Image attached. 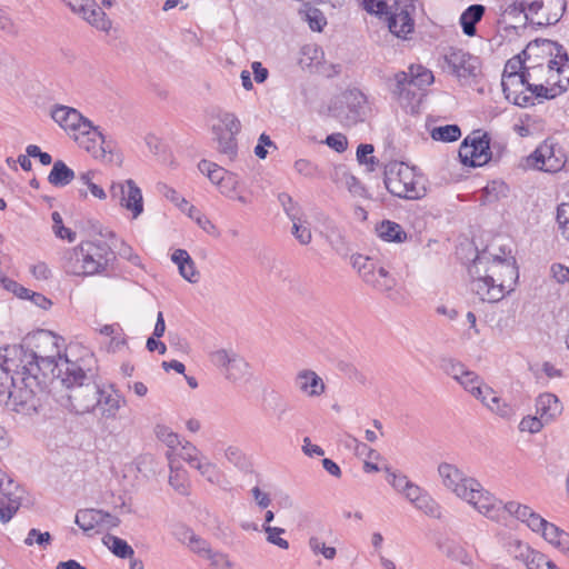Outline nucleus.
Masks as SVG:
<instances>
[{
  "mask_svg": "<svg viewBox=\"0 0 569 569\" xmlns=\"http://www.w3.org/2000/svg\"><path fill=\"white\" fill-rule=\"evenodd\" d=\"M92 359V355L88 359L81 358V371L62 383L69 390L68 400L77 415L91 412L99 403L100 386L93 380L91 369L86 367L87 361Z\"/></svg>",
  "mask_w": 569,
  "mask_h": 569,
  "instance_id": "obj_6",
  "label": "nucleus"
},
{
  "mask_svg": "<svg viewBox=\"0 0 569 569\" xmlns=\"http://www.w3.org/2000/svg\"><path fill=\"white\" fill-rule=\"evenodd\" d=\"M50 116L63 130L71 131L74 134L89 133L93 129L91 120L86 118L79 110L63 104H54Z\"/></svg>",
  "mask_w": 569,
  "mask_h": 569,
  "instance_id": "obj_15",
  "label": "nucleus"
},
{
  "mask_svg": "<svg viewBox=\"0 0 569 569\" xmlns=\"http://www.w3.org/2000/svg\"><path fill=\"white\" fill-rule=\"evenodd\" d=\"M103 542L108 546L114 556L121 559L131 558L134 553L132 547L126 540L117 536L107 535L103 538Z\"/></svg>",
  "mask_w": 569,
  "mask_h": 569,
  "instance_id": "obj_35",
  "label": "nucleus"
},
{
  "mask_svg": "<svg viewBox=\"0 0 569 569\" xmlns=\"http://www.w3.org/2000/svg\"><path fill=\"white\" fill-rule=\"evenodd\" d=\"M325 142L337 152H343L348 148L347 137L342 133H331L327 136Z\"/></svg>",
  "mask_w": 569,
  "mask_h": 569,
  "instance_id": "obj_62",
  "label": "nucleus"
},
{
  "mask_svg": "<svg viewBox=\"0 0 569 569\" xmlns=\"http://www.w3.org/2000/svg\"><path fill=\"white\" fill-rule=\"evenodd\" d=\"M110 196L113 200H118L127 210H130L133 218L142 213V193L132 179L126 180L124 183L113 182L110 187Z\"/></svg>",
  "mask_w": 569,
  "mask_h": 569,
  "instance_id": "obj_17",
  "label": "nucleus"
},
{
  "mask_svg": "<svg viewBox=\"0 0 569 569\" xmlns=\"http://www.w3.org/2000/svg\"><path fill=\"white\" fill-rule=\"evenodd\" d=\"M433 82L432 72L421 64H411L408 71H399L387 79L393 99L406 107L420 102L419 91Z\"/></svg>",
  "mask_w": 569,
  "mask_h": 569,
  "instance_id": "obj_5",
  "label": "nucleus"
},
{
  "mask_svg": "<svg viewBox=\"0 0 569 569\" xmlns=\"http://www.w3.org/2000/svg\"><path fill=\"white\" fill-rule=\"evenodd\" d=\"M385 471L388 473V482L399 492H403L411 481L402 473H396L390 467H385Z\"/></svg>",
  "mask_w": 569,
  "mask_h": 569,
  "instance_id": "obj_59",
  "label": "nucleus"
},
{
  "mask_svg": "<svg viewBox=\"0 0 569 569\" xmlns=\"http://www.w3.org/2000/svg\"><path fill=\"white\" fill-rule=\"evenodd\" d=\"M121 396L113 391V393L107 392L100 388L99 403L102 416L107 418L116 417L120 409Z\"/></svg>",
  "mask_w": 569,
  "mask_h": 569,
  "instance_id": "obj_32",
  "label": "nucleus"
},
{
  "mask_svg": "<svg viewBox=\"0 0 569 569\" xmlns=\"http://www.w3.org/2000/svg\"><path fill=\"white\" fill-rule=\"evenodd\" d=\"M306 18L312 31H321L327 23L322 12L316 8L308 7Z\"/></svg>",
  "mask_w": 569,
  "mask_h": 569,
  "instance_id": "obj_54",
  "label": "nucleus"
},
{
  "mask_svg": "<svg viewBox=\"0 0 569 569\" xmlns=\"http://www.w3.org/2000/svg\"><path fill=\"white\" fill-rule=\"evenodd\" d=\"M440 368L443 370L445 373L453 378L456 381H459L468 371V369L462 362L453 358H442L440 360Z\"/></svg>",
  "mask_w": 569,
  "mask_h": 569,
  "instance_id": "obj_42",
  "label": "nucleus"
},
{
  "mask_svg": "<svg viewBox=\"0 0 569 569\" xmlns=\"http://www.w3.org/2000/svg\"><path fill=\"white\" fill-rule=\"evenodd\" d=\"M76 523L84 532H90L102 526V510L100 509H81L76 515Z\"/></svg>",
  "mask_w": 569,
  "mask_h": 569,
  "instance_id": "obj_30",
  "label": "nucleus"
},
{
  "mask_svg": "<svg viewBox=\"0 0 569 569\" xmlns=\"http://www.w3.org/2000/svg\"><path fill=\"white\" fill-rule=\"evenodd\" d=\"M52 537L46 531L41 532L40 530L32 528L29 530L27 538L24 539V543L27 546H32L33 543L39 545L42 549H46L51 543Z\"/></svg>",
  "mask_w": 569,
  "mask_h": 569,
  "instance_id": "obj_51",
  "label": "nucleus"
},
{
  "mask_svg": "<svg viewBox=\"0 0 569 569\" xmlns=\"http://www.w3.org/2000/svg\"><path fill=\"white\" fill-rule=\"evenodd\" d=\"M461 387L468 392H470L475 398L485 402L488 398V395L493 393V389L487 385H483L482 379L471 370H468L463 377L458 381Z\"/></svg>",
  "mask_w": 569,
  "mask_h": 569,
  "instance_id": "obj_23",
  "label": "nucleus"
},
{
  "mask_svg": "<svg viewBox=\"0 0 569 569\" xmlns=\"http://www.w3.org/2000/svg\"><path fill=\"white\" fill-rule=\"evenodd\" d=\"M503 509L510 515L515 516L518 520L526 523L528 522V519H531V517L535 515V511L530 507L516 501L507 502L503 505Z\"/></svg>",
  "mask_w": 569,
  "mask_h": 569,
  "instance_id": "obj_46",
  "label": "nucleus"
},
{
  "mask_svg": "<svg viewBox=\"0 0 569 569\" xmlns=\"http://www.w3.org/2000/svg\"><path fill=\"white\" fill-rule=\"evenodd\" d=\"M366 283L380 292H388L396 286V279L383 267H379L378 272L372 274V282Z\"/></svg>",
  "mask_w": 569,
  "mask_h": 569,
  "instance_id": "obj_36",
  "label": "nucleus"
},
{
  "mask_svg": "<svg viewBox=\"0 0 569 569\" xmlns=\"http://www.w3.org/2000/svg\"><path fill=\"white\" fill-rule=\"evenodd\" d=\"M482 403L502 418H509L513 415L512 407L498 397L495 391L492 395H488V398Z\"/></svg>",
  "mask_w": 569,
  "mask_h": 569,
  "instance_id": "obj_39",
  "label": "nucleus"
},
{
  "mask_svg": "<svg viewBox=\"0 0 569 569\" xmlns=\"http://www.w3.org/2000/svg\"><path fill=\"white\" fill-rule=\"evenodd\" d=\"M475 492L470 496L462 497L470 505H472L480 513L495 519L498 517V512L503 508L502 502L497 500L489 491L485 490L479 483L478 488H475Z\"/></svg>",
  "mask_w": 569,
  "mask_h": 569,
  "instance_id": "obj_19",
  "label": "nucleus"
},
{
  "mask_svg": "<svg viewBox=\"0 0 569 569\" xmlns=\"http://www.w3.org/2000/svg\"><path fill=\"white\" fill-rule=\"evenodd\" d=\"M280 203L282 204L287 216L290 220L298 219V214L301 213L300 207L293 201L290 194L282 192L278 196Z\"/></svg>",
  "mask_w": 569,
  "mask_h": 569,
  "instance_id": "obj_56",
  "label": "nucleus"
},
{
  "mask_svg": "<svg viewBox=\"0 0 569 569\" xmlns=\"http://www.w3.org/2000/svg\"><path fill=\"white\" fill-rule=\"evenodd\" d=\"M21 356V347L6 346L0 349V402L12 405V410L22 413V407L16 399V391L21 388V383H12L13 376H20L19 357Z\"/></svg>",
  "mask_w": 569,
  "mask_h": 569,
  "instance_id": "obj_8",
  "label": "nucleus"
},
{
  "mask_svg": "<svg viewBox=\"0 0 569 569\" xmlns=\"http://www.w3.org/2000/svg\"><path fill=\"white\" fill-rule=\"evenodd\" d=\"M505 97L507 100L512 101L513 104L526 108L528 106L533 104L532 96H528L525 93V90L515 89V91H509V88H502Z\"/></svg>",
  "mask_w": 569,
  "mask_h": 569,
  "instance_id": "obj_48",
  "label": "nucleus"
},
{
  "mask_svg": "<svg viewBox=\"0 0 569 569\" xmlns=\"http://www.w3.org/2000/svg\"><path fill=\"white\" fill-rule=\"evenodd\" d=\"M114 261L116 253L107 242L82 241L68 253L64 269L67 273L88 277L103 273Z\"/></svg>",
  "mask_w": 569,
  "mask_h": 569,
  "instance_id": "obj_2",
  "label": "nucleus"
},
{
  "mask_svg": "<svg viewBox=\"0 0 569 569\" xmlns=\"http://www.w3.org/2000/svg\"><path fill=\"white\" fill-rule=\"evenodd\" d=\"M548 78L550 87L543 84H528L526 91L530 92L532 99H555L563 93L569 87V62L558 64Z\"/></svg>",
  "mask_w": 569,
  "mask_h": 569,
  "instance_id": "obj_13",
  "label": "nucleus"
},
{
  "mask_svg": "<svg viewBox=\"0 0 569 569\" xmlns=\"http://www.w3.org/2000/svg\"><path fill=\"white\" fill-rule=\"evenodd\" d=\"M551 139H546L536 150L527 158L531 168L545 171L557 172L565 164V156Z\"/></svg>",
  "mask_w": 569,
  "mask_h": 569,
  "instance_id": "obj_12",
  "label": "nucleus"
},
{
  "mask_svg": "<svg viewBox=\"0 0 569 569\" xmlns=\"http://www.w3.org/2000/svg\"><path fill=\"white\" fill-rule=\"evenodd\" d=\"M263 531L267 533V541L281 549H288L289 542L281 538L280 535L284 533V529L279 527H271L270 525L262 526Z\"/></svg>",
  "mask_w": 569,
  "mask_h": 569,
  "instance_id": "obj_49",
  "label": "nucleus"
},
{
  "mask_svg": "<svg viewBox=\"0 0 569 569\" xmlns=\"http://www.w3.org/2000/svg\"><path fill=\"white\" fill-rule=\"evenodd\" d=\"M76 178L74 171L62 160L53 162L52 169L48 176V181L54 187H66Z\"/></svg>",
  "mask_w": 569,
  "mask_h": 569,
  "instance_id": "obj_29",
  "label": "nucleus"
},
{
  "mask_svg": "<svg viewBox=\"0 0 569 569\" xmlns=\"http://www.w3.org/2000/svg\"><path fill=\"white\" fill-rule=\"evenodd\" d=\"M184 460L192 467V468H196L197 470H199V472L207 477L208 480H212V476H213V472H214V466L209 462V461H201L200 458H198V456H191L189 455V457H184Z\"/></svg>",
  "mask_w": 569,
  "mask_h": 569,
  "instance_id": "obj_53",
  "label": "nucleus"
},
{
  "mask_svg": "<svg viewBox=\"0 0 569 569\" xmlns=\"http://www.w3.org/2000/svg\"><path fill=\"white\" fill-rule=\"evenodd\" d=\"M468 272L470 276L486 273L490 283L502 286L503 296L513 290L519 278L515 257L507 258L491 254L487 250H476V256L468 268Z\"/></svg>",
  "mask_w": 569,
  "mask_h": 569,
  "instance_id": "obj_3",
  "label": "nucleus"
},
{
  "mask_svg": "<svg viewBox=\"0 0 569 569\" xmlns=\"http://www.w3.org/2000/svg\"><path fill=\"white\" fill-rule=\"evenodd\" d=\"M545 423H546L545 420L540 416L539 417L527 416V417L522 418V420L520 421L519 429H520V431H528L530 433H536L542 429Z\"/></svg>",
  "mask_w": 569,
  "mask_h": 569,
  "instance_id": "obj_58",
  "label": "nucleus"
},
{
  "mask_svg": "<svg viewBox=\"0 0 569 569\" xmlns=\"http://www.w3.org/2000/svg\"><path fill=\"white\" fill-rule=\"evenodd\" d=\"M507 186L502 181H491L488 182L487 186L482 189L481 202L482 203H492L497 201L500 196H506Z\"/></svg>",
  "mask_w": 569,
  "mask_h": 569,
  "instance_id": "obj_38",
  "label": "nucleus"
},
{
  "mask_svg": "<svg viewBox=\"0 0 569 569\" xmlns=\"http://www.w3.org/2000/svg\"><path fill=\"white\" fill-rule=\"evenodd\" d=\"M295 169L298 173L309 178L318 176L319 172L318 166L307 159L297 160L295 162Z\"/></svg>",
  "mask_w": 569,
  "mask_h": 569,
  "instance_id": "obj_63",
  "label": "nucleus"
},
{
  "mask_svg": "<svg viewBox=\"0 0 569 569\" xmlns=\"http://www.w3.org/2000/svg\"><path fill=\"white\" fill-rule=\"evenodd\" d=\"M0 286L20 299H27L30 292L28 288L3 274H0Z\"/></svg>",
  "mask_w": 569,
  "mask_h": 569,
  "instance_id": "obj_52",
  "label": "nucleus"
},
{
  "mask_svg": "<svg viewBox=\"0 0 569 569\" xmlns=\"http://www.w3.org/2000/svg\"><path fill=\"white\" fill-rule=\"evenodd\" d=\"M309 547L315 553H322L326 559H333L337 555L336 548L327 547L325 542H322L317 537H311L309 539Z\"/></svg>",
  "mask_w": 569,
  "mask_h": 569,
  "instance_id": "obj_57",
  "label": "nucleus"
},
{
  "mask_svg": "<svg viewBox=\"0 0 569 569\" xmlns=\"http://www.w3.org/2000/svg\"><path fill=\"white\" fill-rule=\"evenodd\" d=\"M226 379L237 382L239 380L249 378L251 376L250 365L244 360L243 357L236 353L231 358V362L226 371H223Z\"/></svg>",
  "mask_w": 569,
  "mask_h": 569,
  "instance_id": "obj_31",
  "label": "nucleus"
},
{
  "mask_svg": "<svg viewBox=\"0 0 569 569\" xmlns=\"http://www.w3.org/2000/svg\"><path fill=\"white\" fill-rule=\"evenodd\" d=\"M212 133L218 143L219 153L226 156L229 160H234L238 154L237 138L221 129V126H213Z\"/></svg>",
  "mask_w": 569,
  "mask_h": 569,
  "instance_id": "obj_25",
  "label": "nucleus"
},
{
  "mask_svg": "<svg viewBox=\"0 0 569 569\" xmlns=\"http://www.w3.org/2000/svg\"><path fill=\"white\" fill-rule=\"evenodd\" d=\"M94 171H87L80 173V176L78 177V182L80 183V186L77 188V193L80 199H86L88 196V191H90L93 197L100 200L107 198V193L103 190V188L94 182Z\"/></svg>",
  "mask_w": 569,
  "mask_h": 569,
  "instance_id": "obj_27",
  "label": "nucleus"
},
{
  "mask_svg": "<svg viewBox=\"0 0 569 569\" xmlns=\"http://www.w3.org/2000/svg\"><path fill=\"white\" fill-rule=\"evenodd\" d=\"M366 96L357 88L348 89L329 106V113L345 127H352L365 119Z\"/></svg>",
  "mask_w": 569,
  "mask_h": 569,
  "instance_id": "obj_9",
  "label": "nucleus"
},
{
  "mask_svg": "<svg viewBox=\"0 0 569 569\" xmlns=\"http://www.w3.org/2000/svg\"><path fill=\"white\" fill-rule=\"evenodd\" d=\"M74 140L78 141L79 146L90 152L94 158L101 157L100 140L93 136V132L89 133H76Z\"/></svg>",
  "mask_w": 569,
  "mask_h": 569,
  "instance_id": "obj_40",
  "label": "nucleus"
},
{
  "mask_svg": "<svg viewBox=\"0 0 569 569\" xmlns=\"http://www.w3.org/2000/svg\"><path fill=\"white\" fill-rule=\"evenodd\" d=\"M516 546L520 550L517 558H521L528 569H543V553L532 550L528 545H523L521 541H517Z\"/></svg>",
  "mask_w": 569,
  "mask_h": 569,
  "instance_id": "obj_33",
  "label": "nucleus"
},
{
  "mask_svg": "<svg viewBox=\"0 0 569 569\" xmlns=\"http://www.w3.org/2000/svg\"><path fill=\"white\" fill-rule=\"evenodd\" d=\"M62 2L92 27L102 31L110 30L111 20L96 0H62Z\"/></svg>",
  "mask_w": 569,
  "mask_h": 569,
  "instance_id": "obj_18",
  "label": "nucleus"
},
{
  "mask_svg": "<svg viewBox=\"0 0 569 569\" xmlns=\"http://www.w3.org/2000/svg\"><path fill=\"white\" fill-rule=\"evenodd\" d=\"M413 505L429 517H441L440 506L426 492Z\"/></svg>",
  "mask_w": 569,
  "mask_h": 569,
  "instance_id": "obj_43",
  "label": "nucleus"
},
{
  "mask_svg": "<svg viewBox=\"0 0 569 569\" xmlns=\"http://www.w3.org/2000/svg\"><path fill=\"white\" fill-rule=\"evenodd\" d=\"M521 69H525L523 61L520 59V57H512L510 58L505 66L503 73H502V80L501 86L502 88H506L510 84H516V82H520L521 80L518 79L519 73L521 72Z\"/></svg>",
  "mask_w": 569,
  "mask_h": 569,
  "instance_id": "obj_34",
  "label": "nucleus"
},
{
  "mask_svg": "<svg viewBox=\"0 0 569 569\" xmlns=\"http://www.w3.org/2000/svg\"><path fill=\"white\" fill-rule=\"evenodd\" d=\"M445 61L452 74L461 82L476 79L481 73L479 58L461 49L450 48L449 52L445 56Z\"/></svg>",
  "mask_w": 569,
  "mask_h": 569,
  "instance_id": "obj_11",
  "label": "nucleus"
},
{
  "mask_svg": "<svg viewBox=\"0 0 569 569\" xmlns=\"http://www.w3.org/2000/svg\"><path fill=\"white\" fill-rule=\"evenodd\" d=\"M486 8L482 4L469 6L460 16V26L468 37L477 33V23L482 19Z\"/></svg>",
  "mask_w": 569,
  "mask_h": 569,
  "instance_id": "obj_26",
  "label": "nucleus"
},
{
  "mask_svg": "<svg viewBox=\"0 0 569 569\" xmlns=\"http://www.w3.org/2000/svg\"><path fill=\"white\" fill-rule=\"evenodd\" d=\"M237 352L227 349H218L216 351L210 352V361L217 368L223 369L226 371L231 362V358L236 356Z\"/></svg>",
  "mask_w": 569,
  "mask_h": 569,
  "instance_id": "obj_47",
  "label": "nucleus"
},
{
  "mask_svg": "<svg viewBox=\"0 0 569 569\" xmlns=\"http://www.w3.org/2000/svg\"><path fill=\"white\" fill-rule=\"evenodd\" d=\"M416 0H362L363 9L371 14L386 16L388 28L398 38H406L415 28L412 18Z\"/></svg>",
  "mask_w": 569,
  "mask_h": 569,
  "instance_id": "obj_4",
  "label": "nucleus"
},
{
  "mask_svg": "<svg viewBox=\"0 0 569 569\" xmlns=\"http://www.w3.org/2000/svg\"><path fill=\"white\" fill-rule=\"evenodd\" d=\"M189 547L190 549L198 553L200 557H206L208 552L211 550L209 543L196 536L194 533H191L189 537Z\"/></svg>",
  "mask_w": 569,
  "mask_h": 569,
  "instance_id": "obj_64",
  "label": "nucleus"
},
{
  "mask_svg": "<svg viewBox=\"0 0 569 569\" xmlns=\"http://www.w3.org/2000/svg\"><path fill=\"white\" fill-rule=\"evenodd\" d=\"M59 339L51 331L38 330L27 335L19 345L20 376H13L12 383H21L14 397L24 415L38 412L49 393V383L59 381L62 386L70 376L81 371L80 360L72 361L67 353H60Z\"/></svg>",
  "mask_w": 569,
  "mask_h": 569,
  "instance_id": "obj_1",
  "label": "nucleus"
},
{
  "mask_svg": "<svg viewBox=\"0 0 569 569\" xmlns=\"http://www.w3.org/2000/svg\"><path fill=\"white\" fill-rule=\"evenodd\" d=\"M292 221V234L301 244H308L311 241V231L309 228L302 226L301 213L298 219Z\"/></svg>",
  "mask_w": 569,
  "mask_h": 569,
  "instance_id": "obj_55",
  "label": "nucleus"
},
{
  "mask_svg": "<svg viewBox=\"0 0 569 569\" xmlns=\"http://www.w3.org/2000/svg\"><path fill=\"white\" fill-rule=\"evenodd\" d=\"M159 191L170 201H172L176 206H178L181 210H184V207L188 206V201L182 198L174 189L167 184H159Z\"/></svg>",
  "mask_w": 569,
  "mask_h": 569,
  "instance_id": "obj_60",
  "label": "nucleus"
},
{
  "mask_svg": "<svg viewBox=\"0 0 569 569\" xmlns=\"http://www.w3.org/2000/svg\"><path fill=\"white\" fill-rule=\"evenodd\" d=\"M377 234L385 241L401 243L407 240L403 228L391 220H383L376 227Z\"/></svg>",
  "mask_w": 569,
  "mask_h": 569,
  "instance_id": "obj_28",
  "label": "nucleus"
},
{
  "mask_svg": "<svg viewBox=\"0 0 569 569\" xmlns=\"http://www.w3.org/2000/svg\"><path fill=\"white\" fill-rule=\"evenodd\" d=\"M295 385L308 397H319L326 391V385L313 370L303 369L296 375Z\"/></svg>",
  "mask_w": 569,
  "mask_h": 569,
  "instance_id": "obj_20",
  "label": "nucleus"
},
{
  "mask_svg": "<svg viewBox=\"0 0 569 569\" xmlns=\"http://www.w3.org/2000/svg\"><path fill=\"white\" fill-rule=\"evenodd\" d=\"M438 472L442 479L443 486L455 492L459 498L470 496L475 492V488L479 487L478 480L466 477L455 465L441 462L438 466Z\"/></svg>",
  "mask_w": 569,
  "mask_h": 569,
  "instance_id": "obj_14",
  "label": "nucleus"
},
{
  "mask_svg": "<svg viewBox=\"0 0 569 569\" xmlns=\"http://www.w3.org/2000/svg\"><path fill=\"white\" fill-rule=\"evenodd\" d=\"M566 7V0H545L539 20L531 19L530 23L537 27L556 24L562 18Z\"/></svg>",
  "mask_w": 569,
  "mask_h": 569,
  "instance_id": "obj_22",
  "label": "nucleus"
},
{
  "mask_svg": "<svg viewBox=\"0 0 569 569\" xmlns=\"http://www.w3.org/2000/svg\"><path fill=\"white\" fill-rule=\"evenodd\" d=\"M502 14L505 17L513 18V19H523V27H526L527 22H530L532 18H528V13L525 11V4L522 0H515L510 3H507L503 7Z\"/></svg>",
  "mask_w": 569,
  "mask_h": 569,
  "instance_id": "obj_45",
  "label": "nucleus"
},
{
  "mask_svg": "<svg viewBox=\"0 0 569 569\" xmlns=\"http://www.w3.org/2000/svg\"><path fill=\"white\" fill-rule=\"evenodd\" d=\"M218 119L221 123V129H226V132L229 134L237 137L241 131V122L234 113L227 111L220 112Z\"/></svg>",
  "mask_w": 569,
  "mask_h": 569,
  "instance_id": "obj_44",
  "label": "nucleus"
},
{
  "mask_svg": "<svg viewBox=\"0 0 569 569\" xmlns=\"http://www.w3.org/2000/svg\"><path fill=\"white\" fill-rule=\"evenodd\" d=\"M383 183L392 196L402 199L418 200L427 193L423 177L403 162L393 161L385 166Z\"/></svg>",
  "mask_w": 569,
  "mask_h": 569,
  "instance_id": "obj_7",
  "label": "nucleus"
},
{
  "mask_svg": "<svg viewBox=\"0 0 569 569\" xmlns=\"http://www.w3.org/2000/svg\"><path fill=\"white\" fill-rule=\"evenodd\" d=\"M561 403L558 397L553 393H542L536 400L537 413L545 420V422L551 421L561 412Z\"/></svg>",
  "mask_w": 569,
  "mask_h": 569,
  "instance_id": "obj_24",
  "label": "nucleus"
},
{
  "mask_svg": "<svg viewBox=\"0 0 569 569\" xmlns=\"http://www.w3.org/2000/svg\"><path fill=\"white\" fill-rule=\"evenodd\" d=\"M540 49L543 53H548L549 56L553 57L548 61L549 71H553L555 67L558 64L569 62L568 52L562 44L557 41L542 38H537L530 41L527 47L515 57H520V59L523 61V64H526V62L531 59L532 52Z\"/></svg>",
  "mask_w": 569,
  "mask_h": 569,
  "instance_id": "obj_16",
  "label": "nucleus"
},
{
  "mask_svg": "<svg viewBox=\"0 0 569 569\" xmlns=\"http://www.w3.org/2000/svg\"><path fill=\"white\" fill-rule=\"evenodd\" d=\"M471 290L480 298L481 301L487 302H498L505 298L503 292L501 291L502 286L490 283L487 274L481 272V274L471 276Z\"/></svg>",
  "mask_w": 569,
  "mask_h": 569,
  "instance_id": "obj_21",
  "label": "nucleus"
},
{
  "mask_svg": "<svg viewBox=\"0 0 569 569\" xmlns=\"http://www.w3.org/2000/svg\"><path fill=\"white\" fill-rule=\"evenodd\" d=\"M551 278L560 284L569 283V267L555 262L550 267Z\"/></svg>",
  "mask_w": 569,
  "mask_h": 569,
  "instance_id": "obj_61",
  "label": "nucleus"
},
{
  "mask_svg": "<svg viewBox=\"0 0 569 569\" xmlns=\"http://www.w3.org/2000/svg\"><path fill=\"white\" fill-rule=\"evenodd\" d=\"M496 148V143L491 144L490 136L480 130L473 131L465 138L459 148V159L462 164L469 167H481L492 159L491 149Z\"/></svg>",
  "mask_w": 569,
  "mask_h": 569,
  "instance_id": "obj_10",
  "label": "nucleus"
},
{
  "mask_svg": "<svg viewBox=\"0 0 569 569\" xmlns=\"http://www.w3.org/2000/svg\"><path fill=\"white\" fill-rule=\"evenodd\" d=\"M460 137L461 129L458 124L439 126L431 131V138L437 141L453 142Z\"/></svg>",
  "mask_w": 569,
  "mask_h": 569,
  "instance_id": "obj_37",
  "label": "nucleus"
},
{
  "mask_svg": "<svg viewBox=\"0 0 569 569\" xmlns=\"http://www.w3.org/2000/svg\"><path fill=\"white\" fill-rule=\"evenodd\" d=\"M375 148L370 143H360L357 148V160L360 164H366L368 171H373L379 160L372 156Z\"/></svg>",
  "mask_w": 569,
  "mask_h": 569,
  "instance_id": "obj_41",
  "label": "nucleus"
},
{
  "mask_svg": "<svg viewBox=\"0 0 569 569\" xmlns=\"http://www.w3.org/2000/svg\"><path fill=\"white\" fill-rule=\"evenodd\" d=\"M341 180L348 188L349 192L357 197H366V188L362 186L360 180L353 174L346 170L341 171Z\"/></svg>",
  "mask_w": 569,
  "mask_h": 569,
  "instance_id": "obj_50",
  "label": "nucleus"
}]
</instances>
